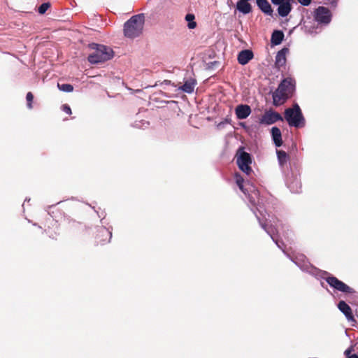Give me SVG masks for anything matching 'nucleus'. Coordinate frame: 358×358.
I'll return each instance as SVG.
<instances>
[{"mask_svg": "<svg viewBox=\"0 0 358 358\" xmlns=\"http://www.w3.org/2000/svg\"><path fill=\"white\" fill-rule=\"evenodd\" d=\"M145 22L143 14L132 16L124 24V34L126 37L134 38L138 36L143 31Z\"/></svg>", "mask_w": 358, "mask_h": 358, "instance_id": "obj_1", "label": "nucleus"}, {"mask_svg": "<svg viewBox=\"0 0 358 358\" xmlns=\"http://www.w3.org/2000/svg\"><path fill=\"white\" fill-rule=\"evenodd\" d=\"M90 47L94 51L88 56L87 60L92 64L103 63L113 57V51L108 46L92 43Z\"/></svg>", "mask_w": 358, "mask_h": 358, "instance_id": "obj_2", "label": "nucleus"}, {"mask_svg": "<svg viewBox=\"0 0 358 358\" xmlns=\"http://www.w3.org/2000/svg\"><path fill=\"white\" fill-rule=\"evenodd\" d=\"M285 119L291 127H301L304 126V118L301 108L298 104L293 108H288L285 110Z\"/></svg>", "mask_w": 358, "mask_h": 358, "instance_id": "obj_3", "label": "nucleus"}, {"mask_svg": "<svg viewBox=\"0 0 358 358\" xmlns=\"http://www.w3.org/2000/svg\"><path fill=\"white\" fill-rule=\"evenodd\" d=\"M236 163L238 168L244 172L246 175L249 176L252 172L250 164L252 163L251 156L249 153L240 148L237 153Z\"/></svg>", "mask_w": 358, "mask_h": 358, "instance_id": "obj_4", "label": "nucleus"}, {"mask_svg": "<svg viewBox=\"0 0 358 358\" xmlns=\"http://www.w3.org/2000/svg\"><path fill=\"white\" fill-rule=\"evenodd\" d=\"M325 280L331 287L341 292L348 294H353L355 292L353 288L338 280L335 276H329L325 278Z\"/></svg>", "mask_w": 358, "mask_h": 358, "instance_id": "obj_5", "label": "nucleus"}, {"mask_svg": "<svg viewBox=\"0 0 358 358\" xmlns=\"http://www.w3.org/2000/svg\"><path fill=\"white\" fill-rule=\"evenodd\" d=\"M271 2L278 6L277 13L279 17H285L292 10V3L284 0H271Z\"/></svg>", "mask_w": 358, "mask_h": 358, "instance_id": "obj_6", "label": "nucleus"}, {"mask_svg": "<svg viewBox=\"0 0 358 358\" xmlns=\"http://www.w3.org/2000/svg\"><path fill=\"white\" fill-rule=\"evenodd\" d=\"M315 20L322 24H329L331 20V14L329 8L324 6H319L315 10Z\"/></svg>", "mask_w": 358, "mask_h": 358, "instance_id": "obj_7", "label": "nucleus"}, {"mask_svg": "<svg viewBox=\"0 0 358 358\" xmlns=\"http://www.w3.org/2000/svg\"><path fill=\"white\" fill-rule=\"evenodd\" d=\"M112 237L111 232L106 227H100L96 235V242L99 245H104L109 243Z\"/></svg>", "mask_w": 358, "mask_h": 358, "instance_id": "obj_8", "label": "nucleus"}, {"mask_svg": "<svg viewBox=\"0 0 358 358\" xmlns=\"http://www.w3.org/2000/svg\"><path fill=\"white\" fill-rule=\"evenodd\" d=\"M294 87V86L292 79L286 78L280 83L277 90H278L280 92H282L283 94L289 99L292 94Z\"/></svg>", "mask_w": 358, "mask_h": 358, "instance_id": "obj_9", "label": "nucleus"}, {"mask_svg": "<svg viewBox=\"0 0 358 358\" xmlns=\"http://www.w3.org/2000/svg\"><path fill=\"white\" fill-rule=\"evenodd\" d=\"M251 108L246 104L238 105L235 108V113L238 119L243 120L247 118L251 113Z\"/></svg>", "mask_w": 358, "mask_h": 358, "instance_id": "obj_10", "label": "nucleus"}, {"mask_svg": "<svg viewBox=\"0 0 358 358\" xmlns=\"http://www.w3.org/2000/svg\"><path fill=\"white\" fill-rule=\"evenodd\" d=\"M338 308L345 315L348 321H355L354 315L352 314V308L344 301H339L338 304Z\"/></svg>", "mask_w": 358, "mask_h": 358, "instance_id": "obj_11", "label": "nucleus"}, {"mask_svg": "<svg viewBox=\"0 0 358 358\" xmlns=\"http://www.w3.org/2000/svg\"><path fill=\"white\" fill-rule=\"evenodd\" d=\"M254 57L253 52L250 50H244L238 55V62L241 65L248 64Z\"/></svg>", "mask_w": 358, "mask_h": 358, "instance_id": "obj_12", "label": "nucleus"}, {"mask_svg": "<svg viewBox=\"0 0 358 358\" xmlns=\"http://www.w3.org/2000/svg\"><path fill=\"white\" fill-rule=\"evenodd\" d=\"M288 48H284L278 52L277 55L275 57V66L278 69H280V67L285 66L286 63V54L288 52Z\"/></svg>", "mask_w": 358, "mask_h": 358, "instance_id": "obj_13", "label": "nucleus"}, {"mask_svg": "<svg viewBox=\"0 0 358 358\" xmlns=\"http://www.w3.org/2000/svg\"><path fill=\"white\" fill-rule=\"evenodd\" d=\"M250 0H238L236 9L241 13L246 15L252 11V6L249 3Z\"/></svg>", "mask_w": 358, "mask_h": 358, "instance_id": "obj_14", "label": "nucleus"}, {"mask_svg": "<svg viewBox=\"0 0 358 358\" xmlns=\"http://www.w3.org/2000/svg\"><path fill=\"white\" fill-rule=\"evenodd\" d=\"M272 140L276 147H280L282 145V134L279 128L273 127L271 129Z\"/></svg>", "mask_w": 358, "mask_h": 358, "instance_id": "obj_15", "label": "nucleus"}, {"mask_svg": "<svg viewBox=\"0 0 358 358\" xmlns=\"http://www.w3.org/2000/svg\"><path fill=\"white\" fill-rule=\"evenodd\" d=\"M196 81L195 79L190 78L185 82V83L179 87V90L184 92L190 94L194 92Z\"/></svg>", "mask_w": 358, "mask_h": 358, "instance_id": "obj_16", "label": "nucleus"}, {"mask_svg": "<svg viewBox=\"0 0 358 358\" xmlns=\"http://www.w3.org/2000/svg\"><path fill=\"white\" fill-rule=\"evenodd\" d=\"M285 34L281 30H274L271 34V43L273 45H280L284 40Z\"/></svg>", "mask_w": 358, "mask_h": 358, "instance_id": "obj_17", "label": "nucleus"}, {"mask_svg": "<svg viewBox=\"0 0 358 358\" xmlns=\"http://www.w3.org/2000/svg\"><path fill=\"white\" fill-rule=\"evenodd\" d=\"M288 99L287 96L280 92L278 90L273 94V103L275 106H278L283 104Z\"/></svg>", "mask_w": 358, "mask_h": 358, "instance_id": "obj_18", "label": "nucleus"}, {"mask_svg": "<svg viewBox=\"0 0 358 358\" xmlns=\"http://www.w3.org/2000/svg\"><path fill=\"white\" fill-rule=\"evenodd\" d=\"M278 159L281 166L284 165L289 158L287 154L283 150H276Z\"/></svg>", "mask_w": 358, "mask_h": 358, "instance_id": "obj_19", "label": "nucleus"}, {"mask_svg": "<svg viewBox=\"0 0 358 358\" xmlns=\"http://www.w3.org/2000/svg\"><path fill=\"white\" fill-rule=\"evenodd\" d=\"M283 121L282 115L271 109H270V124L276 122L277 121Z\"/></svg>", "mask_w": 358, "mask_h": 358, "instance_id": "obj_20", "label": "nucleus"}, {"mask_svg": "<svg viewBox=\"0 0 358 358\" xmlns=\"http://www.w3.org/2000/svg\"><path fill=\"white\" fill-rule=\"evenodd\" d=\"M195 17L193 14H187L185 16V20L188 22L187 27L190 29H193L196 27V22L194 21Z\"/></svg>", "mask_w": 358, "mask_h": 358, "instance_id": "obj_21", "label": "nucleus"}, {"mask_svg": "<svg viewBox=\"0 0 358 358\" xmlns=\"http://www.w3.org/2000/svg\"><path fill=\"white\" fill-rule=\"evenodd\" d=\"M258 7L266 14H268V2L267 0H257Z\"/></svg>", "mask_w": 358, "mask_h": 358, "instance_id": "obj_22", "label": "nucleus"}, {"mask_svg": "<svg viewBox=\"0 0 358 358\" xmlns=\"http://www.w3.org/2000/svg\"><path fill=\"white\" fill-rule=\"evenodd\" d=\"M235 179H236V183L238 186L239 189L243 192L245 193V190H244V187H243L244 179L243 178V177L239 173H236Z\"/></svg>", "mask_w": 358, "mask_h": 358, "instance_id": "obj_23", "label": "nucleus"}, {"mask_svg": "<svg viewBox=\"0 0 358 358\" xmlns=\"http://www.w3.org/2000/svg\"><path fill=\"white\" fill-rule=\"evenodd\" d=\"M58 88L65 92H71L73 90V87L71 84H57Z\"/></svg>", "mask_w": 358, "mask_h": 358, "instance_id": "obj_24", "label": "nucleus"}, {"mask_svg": "<svg viewBox=\"0 0 358 358\" xmlns=\"http://www.w3.org/2000/svg\"><path fill=\"white\" fill-rule=\"evenodd\" d=\"M51 4L49 2H45L42 3L38 9V11L40 14H44L47 10L50 7Z\"/></svg>", "mask_w": 358, "mask_h": 358, "instance_id": "obj_25", "label": "nucleus"}, {"mask_svg": "<svg viewBox=\"0 0 358 358\" xmlns=\"http://www.w3.org/2000/svg\"><path fill=\"white\" fill-rule=\"evenodd\" d=\"M26 99H27V107L29 109H31L33 108L32 102H33V100H34V95H33V94L31 92H29L27 94Z\"/></svg>", "mask_w": 358, "mask_h": 358, "instance_id": "obj_26", "label": "nucleus"}, {"mask_svg": "<svg viewBox=\"0 0 358 358\" xmlns=\"http://www.w3.org/2000/svg\"><path fill=\"white\" fill-rule=\"evenodd\" d=\"M260 124H268V110H265L264 115L259 119Z\"/></svg>", "mask_w": 358, "mask_h": 358, "instance_id": "obj_27", "label": "nucleus"}, {"mask_svg": "<svg viewBox=\"0 0 358 358\" xmlns=\"http://www.w3.org/2000/svg\"><path fill=\"white\" fill-rule=\"evenodd\" d=\"M351 349H348L345 351L346 358H358V355L356 354L351 355Z\"/></svg>", "mask_w": 358, "mask_h": 358, "instance_id": "obj_28", "label": "nucleus"}, {"mask_svg": "<svg viewBox=\"0 0 358 358\" xmlns=\"http://www.w3.org/2000/svg\"><path fill=\"white\" fill-rule=\"evenodd\" d=\"M62 110H63L64 113H67V114H69V115H71V109L70 106H69L68 104H64V105H62Z\"/></svg>", "mask_w": 358, "mask_h": 358, "instance_id": "obj_29", "label": "nucleus"}, {"mask_svg": "<svg viewBox=\"0 0 358 358\" xmlns=\"http://www.w3.org/2000/svg\"><path fill=\"white\" fill-rule=\"evenodd\" d=\"M312 0H297V1L303 6H308Z\"/></svg>", "mask_w": 358, "mask_h": 358, "instance_id": "obj_30", "label": "nucleus"}, {"mask_svg": "<svg viewBox=\"0 0 358 358\" xmlns=\"http://www.w3.org/2000/svg\"><path fill=\"white\" fill-rule=\"evenodd\" d=\"M257 208L258 210V211L260 213V215L262 216V218H264L265 217V215L262 214L260 211V208L262 207V206L264 205V203H261V202H259L257 203Z\"/></svg>", "mask_w": 358, "mask_h": 358, "instance_id": "obj_31", "label": "nucleus"}, {"mask_svg": "<svg viewBox=\"0 0 358 358\" xmlns=\"http://www.w3.org/2000/svg\"><path fill=\"white\" fill-rule=\"evenodd\" d=\"M270 236H271V238L273 240V241H275V242L276 245H278V246L280 248L283 249V248H282V247H283V245H284V243H282V245H280V243H279V241H278V240L275 239V238H274L273 236H272L271 234H270Z\"/></svg>", "mask_w": 358, "mask_h": 358, "instance_id": "obj_32", "label": "nucleus"}, {"mask_svg": "<svg viewBox=\"0 0 358 358\" xmlns=\"http://www.w3.org/2000/svg\"><path fill=\"white\" fill-rule=\"evenodd\" d=\"M332 6H336L338 0H327Z\"/></svg>", "mask_w": 358, "mask_h": 358, "instance_id": "obj_33", "label": "nucleus"}, {"mask_svg": "<svg viewBox=\"0 0 358 358\" xmlns=\"http://www.w3.org/2000/svg\"><path fill=\"white\" fill-rule=\"evenodd\" d=\"M223 122H224V124H229L231 122V119L226 118Z\"/></svg>", "mask_w": 358, "mask_h": 358, "instance_id": "obj_34", "label": "nucleus"}, {"mask_svg": "<svg viewBox=\"0 0 358 358\" xmlns=\"http://www.w3.org/2000/svg\"><path fill=\"white\" fill-rule=\"evenodd\" d=\"M223 124H224V122H221L217 125V127H218L219 128H220V127H223Z\"/></svg>", "mask_w": 358, "mask_h": 358, "instance_id": "obj_35", "label": "nucleus"}, {"mask_svg": "<svg viewBox=\"0 0 358 358\" xmlns=\"http://www.w3.org/2000/svg\"><path fill=\"white\" fill-rule=\"evenodd\" d=\"M262 227L265 229V231H267V229H266V224H262Z\"/></svg>", "mask_w": 358, "mask_h": 358, "instance_id": "obj_36", "label": "nucleus"}, {"mask_svg": "<svg viewBox=\"0 0 358 358\" xmlns=\"http://www.w3.org/2000/svg\"><path fill=\"white\" fill-rule=\"evenodd\" d=\"M164 83H165L166 84H170V83H171V81H170V80H164Z\"/></svg>", "mask_w": 358, "mask_h": 358, "instance_id": "obj_37", "label": "nucleus"}, {"mask_svg": "<svg viewBox=\"0 0 358 358\" xmlns=\"http://www.w3.org/2000/svg\"><path fill=\"white\" fill-rule=\"evenodd\" d=\"M272 12H273V10L271 9V7L270 6V15H271Z\"/></svg>", "mask_w": 358, "mask_h": 358, "instance_id": "obj_38", "label": "nucleus"}, {"mask_svg": "<svg viewBox=\"0 0 358 358\" xmlns=\"http://www.w3.org/2000/svg\"><path fill=\"white\" fill-rule=\"evenodd\" d=\"M30 201V199H27V198H26V199H24V201Z\"/></svg>", "mask_w": 358, "mask_h": 358, "instance_id": "obj_39", "label": "nucleus"}, {"mask_svg": "<svg viewBox=\"0 0 358 358\" xmlns=\"http://www.w3.org/2000/svg\"><path fill=\"white\" fill-rule=\"evenodd\" d=\"M240 125L242 126V127H245V124L244 123H241Z\"/></svg>", "mask_w": 358, "mask_h": 358, "instance_id": "obj_40", "label": "nucleus"}]
</instances>
